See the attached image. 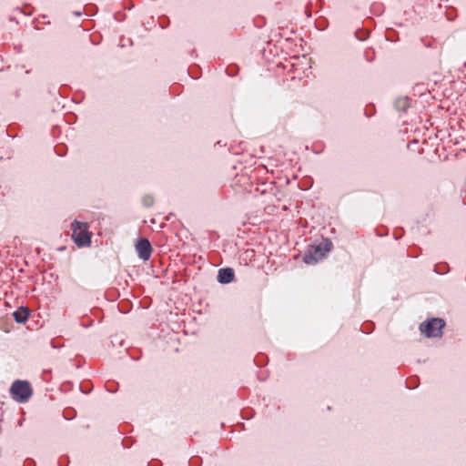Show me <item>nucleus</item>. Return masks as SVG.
<instances>
[{
  "label": "nucleus",
  "instance_id": "nucleus-2",
  "mask_svg": "<svg viewBox=\"0 0 466 466\" xmlns=\"http://www.w3.org/2000/svg\"><path fill=\"white\" fill-rule=\"evenodd\" d=\"M331 247V242L328 240H325L323 245L310 246L304 255L303 261L309 265L316 264L327 255Z\"/></svg>",
  "mask_w": 466,
  "mask_h": 466
},
{
  "label": "nucleus",
  "instance_id": "nucleus-7",
  "mask_svg": "<svg viewBox=\"0 0 466 466\" xmlns=\"http://www.w3.org/2000/svg\"><path fill=\"white\" fill-rule=\"evenodd\" d=\"M13 316L16 322L25 323L29 316V310L27 308L21 307L13 313Z\"/></svg>",
  "mask_w": 466,
  "mask_h": 466
},
{
  "label": "nucleus",
  "instance_id": "nucleus-3",
  "mask_svg": "<svg viewBox=\"0 0 466 466\" xmlns=\"http://www.w3.org/2000/svg\"><path fill=\"white\" fill-rule=\"evenodd\" d=\"M10 394L15 400L25 402L31 398L33 390L28 381L17 380L12 383Z\"/></svg>",
  "mask_w": 466,
  "mask_h": 466
},
{
  "label": "nucleus",
  "instance_id": "nucleus-5",
  "mask_svg": "<svg viewBox=\"0 0 466 466\" xmlns=\"http://www.w3.org/2000/svg\"><path fill=\"white\" fill-rule=\"evenodd\" d=\"M136 250L140 258L147 261L149 259L152 253V247L147 238H141L136 245Z\"/></svg>",
  "mask_w": 466,
  "mask_h": 466
},
{
  "label": "nucleus",
  "instance_id": "nucleus-6",
  "mask_svg": "<svg viewBox=\"0 0 466 466\" xmlns=\"http://www.w3.org/2000/svg\"><path fill=\"white\" fill-rule=\"evenodd\" d=\"M235 273L231 268H220L218 274V280L220 283L228 284L234 280Z\"/></svg>",
  "mask_w": 466,
  "mask_h": 466
},
{
  "label": "nucleus",
  "instance_id": "nucleus-1",
  "mask_svg": "<svg viewBox=\"0 0 466 466\" xmlns=\"http://www.w3.org/2000/svg\"><path fill=\"white\" fill-rule=\"evenodd\" d=\"M71 228L72 238L78 248L90 246L92 233L88 230L89 226L87 223L75 220L72 223Z\"/></svg>",
  "mask_w": 466,
  "mask_h": 466
},
{
  "label": "nucleus",
  "instance_id": "nucleus-4",
  "mask_svg": "<svg viewBox=\"0 0 466 466\" xmlns=\"http://www.w3.org/2000/svg\"><path fill=\"white\" fill-rule=\"evenodd\" d=\"M445 322L441 319H431L428 321L422 322L420 325V330L426 337H440L442 333V329Z\"/></svg>",
  "mask_w": 466,
  "mask_h": 466
},
{
  "label": "nucleus",
  "instance_id": "nucleus-9",
  "mask_svg": "<svg viewBox=\"0 0 466 466\" xmlns=\"http://www.w3.org/2000/svg\"><path fill=\"white\" fill-rule=\"evenodd\" d=\"M398 103H403V107H405L406 106H408V99L407 98L400 99L398 101Z\"/></svg>",
  "mask_w": 466,
  "mask_h": 466
},
{
  "label": "nucleus",
  "instance_id": "nucleus-8",
  "mask_svg": "<svg viewBox=\"0 0 466 466\" xmlns=\"http://www.w3.org/2000/svg\"><path fill=\"white\" fill-rule=\"evenodd\" d=\"M142 204L146 207V208H150L154 205L155 203V199L153 198V196L151 195H145L143 198H142Z\"/></svg>",
  "mask_w": 466,
  "mask_h": 466
}]
</instances>
